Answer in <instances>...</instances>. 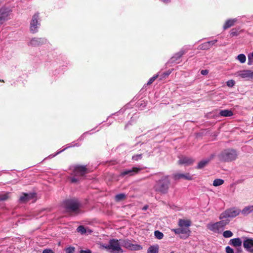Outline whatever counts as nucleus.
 Instances as JSON below:
<instances>
[{
  "mask_svg": "<svg viewBox=\"0 0 253 253\" xmlns=\"http://www.w3.org/2000/svg\"><path fill=\"white\" fill-rule=\"evenodd\" d=\"M73 177L71 178L72 182H76L79 180V177L83 176L87 172V170L85 167L80 166H74L71 168Z\"/></svg>",
  "mask_w": 253,
  "mask_h": 253,
  "instance_id": "obj_1",
  "label": "nucleus"
},
{
  "mask_svg": "<svg viewBox=\"0 0 253 253\" xmlns=\"http://www.w3.org/2000/svg\"><path fill=\"white\" fill-rule=\"evenodd\" d=\"M238 156L237 152L233 149H227L218 155L219 160L223 162H230L235 160Z\"/></svg>",
  "mask_w": 253,
  "mask_h": 253,
  "instance_id": "obj_2",
  "label": "nucleus"
},
{
  "mask_svg": "<svg viewBox=\"0 0 253 253\" xmlns=\"http://www.w3.org/2000/svg\"><path fill=\"white\" fill-rule=\"evenodd\" d=\"M219 222L211 223L207 225V228L211 231L215 233H220L224 229V227L229 223L228 219H220Z\"/></svg>",
  "mask_w": 253,
  "mask_h": 253,
  "instance_id": "obj_3",
  "label": "nucleus"
},
{
  "mask_svg": "<svg viewBox=\"0 0 253 253\" xmlns=\"http://www.w3.org/2000/svg\"><path fill=\"white\" fill-rule=\"evenodd\" d=\"M102 247L112 253H122L123 252L119 241L116 239L111 240L108 245L104 244Z\"/></svg>",
  "mask_w": 253,
  "mask_h": 253,
  "instance_id": "obj_4",
  "label": "nucleus"
},
{
  "mask_svg": "<svg viewBox=\"0 0 253 253\" xmlns=\"http://www.w3.org/2000/svg\"><path fill=\"white\" fill-rule=\"evenodd\" d=\"M169 180L168 176H164L161 179L157 182L155 186V190L163 193H165L168 190L169 185Z\"/></svg>",
  "mask_w": 253,
  "mask_h": 253,
  "instance_id": "obj_5",
  "label": "nucleus"
},
{
  "mask_svg": "<svg viewBox=\"0 0 253 253\" xmlns=\"http://www.w3.org/2000/svg\"><path fill=\"white\" fill-rule=\"evenodd\" d=\"M241 213V210L237 208L228 209L221 213L219 216L220 219H228V218H233L237 216Z\"/></svg>",
  "mask_w": 253,
  "mask_h": 253,
  "instance_id": "obj_6",
  "label": "nucleus"
},
{
  "mask_svg": "<svg viewBox=\"0 0 253 253\" xmlns=\"http://www.w3.org/2000/svg\"><path fill=\"white\" fill-rule=\"evenodd\" d=\"M63 206L67 211L74 212L77 211L80 205L76 200H68L64 202Z\"/></svg>",
  "mask_w": 253,
  "mask_h": 253,
  "instance_id": "obj_7",
  "label": "nucleus"
},
{
  "mask_svg": "<svg viewBox=\"0 0 253 253\" xmlns=\"http://www.w3.org/2000/svg\"><path fill=\"white\" fill-rule=\"evenodd\" d=\"M39 18V13H36L33 16L30 23V31L32 33H35L38 32V28L40 25V23L38 22Z\"/></svg>",
  "mask_w": 253,
  "mask_h": 253,
  "instance_id": "obj_8",
  "label": "nucleus"
},
{
  "mask_svg": "<svg viewBox=\"0 0 253 253\" xmlns=\"http://www.w3.org/2000/svg\"><path fill=\"white\" fill-rule=\"evenodd\" d=\"M235 75L246 80H253V71L250 70L239 71Z\"/></svg>",
  "mask_w": 253,
  "mask_h": 253,
  "instance_id": "obj_9",
  "label": "nucleus"
},
{
  "mask_svg": "<svg viewBox=\"0 0 253 253\" xmlns=\"http://www.w3.org/2000/svg\"><path fill=\"white\" fill-rule=\"evenodd\" d=\"M176 234H181L180 238L182 239L187 238L190 234V230L188 228L180 227L172 230Z\"/></svg>",
  "mask_w": 253,
  "mask_h": 253,
  "instance_id": "obj_10",
  "label": "nucleus"
},
{
  "mask_svg": "<svg viewBox=\"0 0 253 253\" xmlns=\"http://www.w3.org/2000/svg\"><path fill=\"white\" fill-rule=\"evenodd\" d=\"M11 12L9 8L3 7L0 9V24L8 19V16Z\"/></svg>",
  "mask_w": 253,
  "mask_h": 253,
  "instance_id": "obj_11",
  "label": "nucleus"
},
{
  "mask_svg": "<svg viewBox=\"0 0 253 253\" xmlns=\"http://www.w3.org/2000/svg\"><path fill=\"white\" fill-rule=\"evenodd\" d=\"M121 245L130 250L138 251L142 249V247L137 244H132L129 240H124Z\"/></svg>",
  "mask_w": 253,
  "mask_h": 253,
  "instance_id": "obj_12",
  "label": "nucleus"
},
{
  "mask_svg": "<svg viewBox=\"0 0 253 253\" xmlns=\"http://www.w3.org/2000/svg\"><path fill=\"white\" fill-rule=\"evenodd\" d=\"M46 42L47 40L44 38H34L31 41V45L34 46H42Z\"/></svg>",
  "mask_w": 253,
  "mask_h": 253,
  "instance_id": "obj_13",
  "label": "nucleus"
},
{
  "mask_svg": "<svg viewBox=\"0 0 253 253\" xmlns=\"http://www.w3.org/2000/svg\"><path fill=\"white\" fill-rule=\"evenodd\" d=\"M243 246L248 252L253 253V240L251 239H248L245 240L243 243Z\"/></svg>",
  "mask_w": 253,
  "mask_h": 253,
  "instance_id": "obj_14",
  "label": "nucleus"
},
{
  "mask_svg": "<svg viewBox=\"0 0 253 253\" xmlns=\"http://www.w3.org/2000/svg\"><path fill=\"white\" fill-rule=\"evenodd\" d=\"M140 170V169L139 168H133L131 169H126L124 170L121 172V175L122 176H125L126 175H127L128 176H132L138 173Z\"/></svg>",
  "mask_w": 253,
  "mask_h": 253,
  "instance_id": "obj_15",
  "label": "nucleus"
},
{
  "mask_svg": "<svg viewBox=\"0 0 253 253\" xmlns=\"http://www.w3.org/2000/svg\"><path fill=\"white\" fill-rule=\"evenodd\" d=\"M35 197V193L26 194L24 193L20 198V200L22 202H26Z\"/></svg>",
  "mask_w": 253,
  "mask_h": 253,
  "instance_id": "obj_16",
  "label": "nucleus"
},
{
  "mask_svg": "<svg viewBox=\"0 0 253 253\" xmlns=\"http://www.w3.org/2000/svg\"><path fill=\"white\" fill-rule=\"evenodd\" d=\"M241 213L244 216L248 215L250 213H253V205H249L245 207L241 211Z\"/></svg>",
  "mask_w": 253,
  "mask_h": 253,
  "instance_id": "obj_17",
  "label": "nucleus"
},
{
  "mask_svg": "<svg viewBox=\"0 0 253 253\" xmlns=\"http://www.w3.org/2000/svg\"><path fill=\"white\" fill-rule=\"evenodd\" d=\"M193 162V160L192 158L186 157H182L180 158L178 163L180 164H185L186 165H189L191 164Z\"/></svg>",
  "mask_w": 253,
  "mask_h": 253,
  "instance_id": "obj_18",
  "label": "nucleus"
},
{
  "mask_svg": "<svg viewBox=\"0 0 253 253\" xmlns=\"http://www.w3.org/2000/svg\"><path fill=\"white\" fill-rule=\"evenodd\" d=\"M174 178L175 179L184 178L187 180H191L192 179V176L190 175L189 173L186 174H181V173H177L174 174Z\"/></svg>",
  "mask_w": 253,
  "mask_h": 253,
  "instance_id": "obj_19",
  "label": "nucleus"
},
{
  "mask_svg": "<svg viewBox=\"0 0 253 253\" xmlns=\"http://www.w3.org/2000/svg\"><path fill=\"white\" fill-rule=\"evenodd\" d=\"M178 225L180 227L188 228L191 225V221L189 220L179 219Z\"/></svg>",
  "mask_w": 253,
  "mask_h": 253,
  "instance_id": "obj_20",
  "label": "nucleus"
},
{
  "mask_svg": "<svg viewBox=\"0 0 253 253\" xmlns=\"http://www.w3.org/2000/svg\"><path fill=\"white\" fill-rule=\"evenodd\" d=\"M237 21L236 19H228L227 20L223 25V29L226 30L230 27L233 26L236 22Z\"/></svg>",
  "mask_w": 253,
  "mask_h": 253,
  "instance_id": "obj_21",
  "label": "nucleus"
},
{
  "mask_svg": "<svg viewBox=\"0 0 253 253\" xmlns=\"http://www.w3.org/2000/svg\"><path fill=\"white\" fill-rule=\"evenodd\" d=\"M230 244L234 247H241L242 245V241L240 238H235L230 240Z\"/></svg>",
  "mask_w": 253,
  "mask_h": 253,
  "instance_id": "obj_22",
  "label": "nucleus"
},
{
  "mask_svg": "<svg viewBox=\"0 0 253 253\" xmlns=\"http://www.w3.org/2000/svg\"><path fill=\"white\" fill-rule=\"evenodd\" d=\"M159 250V246L158 245H154L151 246L148 249L147 253H158Z\"/></svg>",
  "mask_w": 253,
  "mask_h": 253,
  "instance_id": "obj_23",
  "label": "nucleus"
},
{
  "mask_svg": "<svg viewBox=\"0 0 253 253\" xmlns=\"http://www.w3.org/2000/svg\"><path fill=\"white\" fill-rule=\"evenodd\" d=\"M211 158H206V159L202 160L199 163L198 165V168L202 169V168H204L209 163V162L211 161Z\"/></svg>",
  "mask_w": 253,
  "mask_h": 253,
  "instance_id": "obj_24",
  "label": "nucleus"
},
{
  "mask_svg": "<svg viewBox=\"0 0 253 253\" xmlns=\"http://www.w3.org/2000/svg\"><path fill=\"white\" fill-rule=\"evenodd\" d=\"M219 114L223 117H230L233 115V113L230 110H223L220 111Z\"/></svg>",
  "mask_w": 253,
  "mask_h": 253,
  "instance_id": "obj_25",
  "label": "nucleus"
},
{
  "mask_svg": "<svg viewBox=\"0 0 253 253\" xmlns=\"http://www.w3.org/2000/svg\"><path fill=\"white\" fill-rule=\"evenodd\" d=\"M224 183V180L222 179H215L213 181V185L215 187L219 186L222 185Z\"/></svg>",
  "mask_w": 253,
  "mask_h": 253,
  "instance_id": "obj_26",
  "label": "nucleus"
},
{
  "mask_svg": "<svg viewBox=\"0 0 253 253\" xmlns=\"http://www.w3.org/2000/svg\"><path fill=\"white\" fill-rule=\"evenodd\" d=\"M216 40H213L212 41L204 42L202 44V47H209L210 46H212L214 45V44L216 42Z\"/></svg>",
  "mask_w": 253,
  "mask_h": 253,
  "instance_id": "obj_27",
  "label": "nucleus"
},
{
  "mask_svg": "<svg viewBox=\"0 0 253 253\" xmlns=\"http://www.w3.org/2000/svg\"><path fill=\"white\" fill-rule=\"evenodd\" d=\"M237 59L241 63H244L246 61V57L244 54H240L237 56Z\"/></svg>",
  "mask_w": 253,
  "mask_h": 253,
  "instance_id": "obj_28",
  "label": "nucleus"
},
{
  "mask_svg": "<svg viewBox=\"0 0 253 253\" xmlns=\"http://www.w3.org/2000/svg\"><path fill=\"white\" fill-rule=\"evenodd\" d=\"M223 236L226 238H230L233 236V233L231 231L226 230L223 233Z\"/></svg>",
  "mask_w": 253,
  "mask_h": 253,
  "instance_id": "obj_29",
  "label": "nucleus"
},
{
  "mask_svg": "<svg viewBox=\"0 0 253 253\" xmlns=\"http://www.w3.org/2000/svg\"><path fill=\"white\" fill-rule=\"evenodd\" d=\"M126 197V195L124 194H119L116 196L115 199L117 201H120L124 199Z\"/></svg>",
  "mask_w": 253,
  "mask_h": 253,
  "instance_id": "obj_30",
  "label": "nucleus"
},
{
  "mask_svg": "<svg viewBox=\"0 0 253 253\" xmlns=\"http://www.w3.org/2000/svg\"><path fill=\"white\" fill-rule=\"evenodd\" d=\"M154 235L155 237L158 239H162L164 236L163 234L159 231H155Z\"/></svg>",
  "mask_w": 253,
  "mask_h": 253,
  "instance_id": "obj_31",
  "label": "nucleus"
},
{
  "mask_svg": "<svg viewBox=\"0 0 253 253\" xmlns=\"http://www.w3.org/2000/svg\"><path fill=\"white\" fill-rule=\"evenodd\" d=\"M77 231L79 233H81V234H84L86 232V230L84 228V227L83 226H79L77 229Z\"/></svg>",
  "mask_w": 253,
  "mask_h": 253,
  "instance_id": "obj_32",
  "label": "nucleus"
},
{
  "mask_svg": "<svg viewBox=\"0 0 253 253\" xmlns=\"http://www.w3.org/2000/svg\"><path fill=\"white\" fill-rule=\"evenodd\" d=\"M66 253H73L75 251V248L72 247H69L67 248L65 250Z\"/></svg>",
  "mask_w": 253,
  "mask_h": 253,
  "instance_id": "obj_33",
  "label": "nucleus"
},
{
  "mask_svg": "<svg viewBox=\"0 0 253 253\" xmlns=\"http://www.w3.org/2000/svg\"><path fill=\"white\" fill-rule=\"evenodd\" d=\"M158 75H157L153 76L151 78H150L147 83V84L148 85L151 84L158 78Z\"/></svg>",
  "mask_w": 253,
  "mask_h": 253,
  "instance_id": "obj_34",
  "label": "nucleus"
},
{
  "mask_svg": "<svg viewBox=\"0 0 253 253\" xmlns=\"http://www.w3.org/2000/svg\"><path fill=\"white\" fill-rule=\"evenodd\" d=\"M235 84V81L233 80H229L227 82V85L228 87H232Z\"/></svg>",
  "mask_w": 253,
  "mask_h": 253,
  "instance_id": "obj_35",
  "label": "nucleus"
},
{
  "mask_svg": "<svg viewBox=\"0 0 253 253\" xmlns=\"http://www.w3.org/2000/svg\"><path fill=\"white\" fill-rule=\"evenodd\" d=\"M8 198L7 194L0 193V200H5Z\"/></svg>",
  "mask_w": 253,
  "mask_h": 253,
  "instance_id": "obj_36",
  "label": "nucleus"
},
{
  "mask_svg": "<svg viewBox=\"0 0 253 253\" xmlns=\"http://www.w3.org/2000/svg\"><path fill=\"white\" fill-rule=\"evenodd\" d=\"M238 35L237 31L235 29H232L230 32V36L234 37Z\"/></svg>",
  "mask_w": 253,
  "mask_h": 253,
  "instance_id": "obj_37",
  "label": "nucleus"
},
{
  "mask_svg": "<svg viewBox=\"0 0 253 253\" xmlns=\"http://www.w3.org/2000/svg\"><path fill=\"white\" fill-rule=\"evenodd\" d=\"M171 72H172L171 70H169L168 71H167L166 72L164 73L163 74V78H166V77H168L171 73Z\"/></svg>",
  "mask_w": 253,
  "mask_h": 253,
  "instance_id": "obj_38",
  "label": "nucleus"
},
{
  "mask_svg": "<svg viewBox=\"0 0 253 253\" xmlns=\"http://www.w3.org/2000/svg\"><path fill=\"white\" fill-rule=\"evenodd\" d=\"M226 253H234V251L230 247L228 246L226 248Z\"/></svg>",
  "mask_w": 253,
  "mask_h": 253,
  "instance_id": "obj_39",
  "label": "nucleus"
},
{
  "mask_svg": "<svg viewBox=\"0 0 253 253\" xmlns=\"http://www.w3.org/2000/svg\"><path fill=\"white\" fill-rule=\"evenodd\" d=\"M141 155H137L132 157V159L133 160L138 161V160L141 159Z\"/></svg>",
  "mask_w": 253,
  "mask_h": 253,
  "instance_id": "obj_40",
  "label": "nucleus"
},
{
  "mask_svg": "<svg viewBox=\"0 0 253 253\" xmlns=\"http://www.w3.org/2000/svg\"><path fill=\"white\" fill-rule=\"evenodd\" d=\"M42 253H54L53 251L50 249H45L42 252Z\"/></svg>",
  "mask_w": 253,
  "mask_h": 253,
  "instance_id": "obj_41",
  "label": "nucleus"
},
{
  "mask_svg": "<svg viewBox=\"0 0 253 253\" xmlns=\"http://www.w3.org/2000/svg\"><path fill=\"white\" fill-rule=\"evenodd\" d=\"M251 56L253 58V52L251 55H249V56H248V58H249L248 64L249 65L252 64Z\"/></svg>",
  "mask_w": 253,
  "mask_h": 253,
  "instance_id": "obj_42",
  "label": "nucleus"
},
{
  "mask_svg": "<svg viewBox=\"0 0 253 253\" xmlns=\"http://www.w3.org/2000/svg\"><path fill=\"white\" fill-rule=\"evenodd\" d=\"M209 71L207 70H203L201 71V73L203 75H206L208 74Z\"/></svg>",
  "mask_w": 253,
  "mask_h": 253,
  "instance_id": "obj_43",
  "label": "nucleus"
},
{
  "mask_svg": "<svg viewBox=\"0 0 253 253\" xmlns=\"http://www.w3.org/2000/svg\"><path fill=\"white\" fill-rule=\"evenodd\" d=\"M80 253H91V252L89 250H81L80 251Z\"/></svg>",
  "mask_w": 253,
  "mask_h": 253,
  "instance_id": "obj_44",
  "label": "nucleus"
},
{
  "mask_svg": "<svg viewBox=\"0 0 253 253\" xmlns=\"http://www.w3.org/2000/svg\"><path fill=\"white\" fill-rule=\"evenodd\" d=\"M175 58H176V57H172L171 58V62H172L174 61H175Z\"/></svg>",
  "mask_w": 253,
  "mask_h": 253,
  "instance_id": "obj_45",
  "label": "nucleus"
},
{
  "mask_svg": "<svg viewBox=\"0 0 253 253\" xmlns=\"http://www.w3.org/2000/svg\"><path fill=\"white\" fill-rule=\"evenodd\" d=\"M148 208V206H144L143 208H142V210H144V211H145Z\"/></svg>",
  "mask_w": 253,
  "mask_h": 253,
  "instance_id": "obj_46",
  "label": "nucleus"
},
{
  "mask_svg": "<svg viewBox=\"0 0 253 253\" xmlns=\"http://www.w3.org/2000/svg\"><path fill=\"white\" fill-rule=\"evenodd\" d=\"M182 55V54H178V57L179 58Z\"/></svg>",
  "mask_w": 253,
  "mask_h": 253,
  "instance_id": "obj_47",
  "label": "nucleus"
},
{
  "mask_svg": "<svg viewBox=\"0 0 253 253\" xmlns=\"http://www.w3.org/2000/svg\"><path fill=\"white\" fill-rule=\"evenodd\" d=\"M60 153V152H58L56 155H57V154H59V153Z\"/></svg>",
  "mask_w": 253,
  "mask_h": 253,
  "instance_id": "obj_48",
  "label": "nucleus"
}]
</instances>
